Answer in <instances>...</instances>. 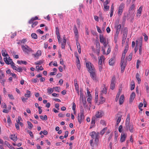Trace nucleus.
Wrapping results in <instances>:
<instances>
[{"label": "nucleus", "instance_id": "nucleus-63", "mask_svg": "<svg viewBox=\"0 0 149 149\" xmlns=\"http://www.w3.org/2000/svg\"><path fill=\"white\" fill-rule=\"evenodd\" d=\"M23 69L22 68L20 67H19L18 68H17V71L18 72H22V71Z\"/></svg>", "mask_w": 149, "mask_h": 149}, {"label": "nucleus", "instance_id": "nucleus-59", "mask_svg": "<svg viewBox=\"0 0 149 149\" xmlns=\"http://www.w3.org/2000/svg\"><path fill=\"white\" fill-rule=\"evenodd\" d=\"M75 87V89L77 91H78V88H79V85L78 83L74 84Z\"/></svg>", "mask_w": 149, "mask_h": 149}, {"label": "nucleus", "instance_id": "nucleus-21", "mask_svg": "<svg viewBox=\"0 0 149 149\" xmlns=\"http://www.w3.org/2000/svg\"><path fill=\"white\" fill-rule=\"evenodd\" d=\"M135 94L134 92H132L130 95V102H132L134 99L135 96Z\"/></svg>", "mask_w": 149, "mask_h": 149}, {"label": "nucleus", "instance_id": "nucleus-43", "mask_svg": "<svg viewBox=\"0 0 149 149\" xmlns=\"http://www.w3.org/2000/svg\"><path fill=\"white\" fill-rule=\"evenodd\" d=\"M135 6L134 4H132L129 9V11H131L132 10H134L135 8Z\"/></svg>", "mask_w": 149, "mask_h": 149}, {"label": "nucleus", "instance_id": "nucleus-29", "mask_svg": "<svg viewBox=\"0 0 149 149\" xmlns=\"http://www.w3.org/2000/svg\"><path fill=\"white\" fill-rule=\"evenodd\" d=\"M140 75L139 73H137L136 74V78L138 81V83L140 84L141 82V79L140 78Z\"/></svg>", "mask_w": 149, "mask_h": 149}, {"label": "nucleus", "instance_id": "nucleus-20", "mask_svg": "<svg viewBox=\"0 0 149 149\" xmlns=\"http://www.w3.org/2000/svg\"><path fill=\"white\" fill-rule=\"evenodd\" d=\"M42 54V52L40 50H38L36 54H33L35 57L38 58Z\"/></svg>", "mask_w": 149, "mask_h": 149}, {"label": "nucleus", "instance_id": "nucleus-50", "mask_svg": "<svg viewBox=\"0 0 149 149\" xmlns=\"http://www.w3.org/2000/svg\"><path fill=\"white\" fill-rule=\"evenodd\" d=\"M82 102L84 107H86L87 105L86 104V99H84L83 100H82Z\"/></svg>", "mask_w": 149, "mask_h": 149}, {"label": "nucleus", "instance_id": "nucleus-31", "mask_svg": "<svg viewBox=\"0 0 149 149\" xmlns=\"http://www.w3.org/2000/svg\"><path fill=\"white\" fill-rule=\"evenodd\" d=\"M117 118H118L116 120V124L117 125H118L121 121V116H119L118 117H117Z\"/></svg>", "mask_w": 149, "mask_h": 149}, {"label": "nucleus", "instance_id": "nucleus-51", "mask_svg": "<svg viewBox=\"0 0 149 149\" xmlns=\"http://www.w3.org/2000/svg\"><path fill=\"white\" fill-rule=\"evenodd\" d=\"M130 122V115L129 114H127V118L125 122Z\"/></svg>", "mask_w": 149, "mask_h": 149}, {"label": "nucleus", "instance_id": "nucleus-60", "mask_svg": "<svg viewBox=\"0 0 149 149\" xmlns=\"http://www.w3.org/2000/svg\"><path fill=\"white\" fill-rule=\"evenodd\" d=\"M86 91L88 96L90 97L92 96L91 94L90 93V92L89 91L88 88L87 89Z\"/></svg>", "mask_w": 149, "mask_h": 149}, {"label": "nucleus", "instance_id": "nucleus-32", "mask_svg": "<svg viewBox=\"0 0 149 149\" xmlns=\"http://www.w3.org/2000/svg\"><path fill=\"white\" fill-rule=\"evenodd\" d=\"M102 95H100V99L101 100L100 102V104H102L105 101V99Z\"/></svg>", "mask_w": 149, "mask_h": 149}, {"label": "nucleus", "instance_id": "nucleus-34", "mask_svg": "<svg viewBox=\"0 0 149 149\" xmlns=\"http://www.w3.org/2000/svg\"><path fill=\"white\" fill-rule=\"evenodd\" d=\"M74 31L75 36L77 37L78 38V30L76 26H75V29L74 30Z\"/></svg>", "mask_w": 149, "mask_h": 149}, {"label": "nucleus", "instance_id": "nucleus-27", "mask_svg": "<svg viewBox=\"0 0 149 149\" xmlns=\"http://www.w3.org/2000/svg\"><path fill=\"white\" fill-rule=\"evenodd\" d=\"M10 139H12L13 141H16L17 140V136L15 135H11L10 136Z\"/></svg>", "mask_w": 149, "mask_h": 149}, {"label": "nucleus", "instance_id": "nucleus-7", "mask_svg": "<svg viewBox=\"0 0 149 149\" xmlns=\"http://www.w3.org/2000/svg\"><path fill=\"white\" fill-rule=\"evenodd\" d=\"M125 128L127 131L128 130L131 133L134 132V127L133 125L130 122H125Z\"/></svg>", "mask_w": 149, "mask_h": 149}, {"label": "nucleus", "instance_id": "nucleus-62", "mask_svg": "<svg viewBox=\"0 0 149 149\" xmlns=\"http://www.w3.org/2000/svg\"><path fill=\"white\" fill-rule=\"evenodd\" d=\"M123 10H120L118 9V15H120L122 14Z\"/></svg>", "mask_w": 149, "mask_h": 149}, {"label": "nucleus", "instance_id": "nucleus-52", "mask_svg": "<svg viewBox=\"0 0 149 149\" xmlns=\"http://www.w3.org/2000/svg\"><path fill=\"white\" fill-rule=\"evenodd\" d=\"M143 35L144 37V40L145 41H147L148 40V36L145 33H143Z\"/></svg>", "mask_w": 149, "mask_h": 149}, {"label": "nucleus", "instance_id": "nucleus-49", "mask_svg": "<svg viewBox=\"0 0 149 149\" xmlns=\"http://www.w3.org/2000/svg\"><path fill=\"white\" fill-rule=\"evenodd\" d=\"M32 24L31 27L32 28H34L38 24V22L37 21H36L34 22H33Z\"/></svg>", "mask_w": 149, "mask_h": 149}, {"label": "nucleus", "instance_id": "nucleus-41", "mask_svg": "<svg viewBox=\"0 0 149 149\" xmlns=\"http://www.w3.org/2000/svg\"><path fill=\"white\" fill-rule=\"evenodd\" d=\"M96 49H100V44L98 41H96Z\"/></svg>", "mask_w": 149, "mask_h": 149}, {"label": "nucleus", "instance_id": "nucleus-18", "mask_svg": "<svg viewBox=\"0 0 149 149\" xmlns=\"http://www.w3.org/2000/svg\"><path fill=\"white\" fill-rule=\"evenodd\" d=\"M1 52L3 56L5 57L7 56L6 57H7L8 58H9V56L6 50L5 49H3ZM5 58H6V57Z\"/></svg>", "mask_w": 149, "mask_h": 149}, {"label": "nucleus", "instance_id": "nucleus-19", "mask_svg": "<svg viewBox=\"0 0 149 149\" xmlns=\"http://www.w3.org/2000/svg\"><path fill=\"white\" fill-rule=\"evenodd\" d=\"M143 7L142 6H140L139 9L137 10V12L136 14V16L138 17H139L141 15V14L142 10Z\"/></svg>", "mask_w": 149, "mask_h": 149}, {"label": "nucleus", "instance_id": "nucleus-8", "mask_svg": "<svg viewBox=\"0 0 149 149\" xmlns=\"http://www.w3.org/2000/svg\"><path fill=\"white\" fill-rule=\"evenodd\" d=\"M86 66L88 69V71L89 72L96 70L93 65L90 62H86Z\"/></svg>", "mask_w": 149, "mask_h": 149}, {"label": "nucleus", "instance_id": "nucleus-25", "mask_svg": "<svg viewBox=\"0 0 149 149\" xmlns=\"http://www.w3.org/2000/svg\"><path fill=\"white\" fill-rule=\"evenodd\" d=\"M4 144L5 145H6L10 149H15V148L13 147L12 145H10V143H9L7 141H5L4 142Z\"/></svg>", "mask_w": 149, "mask_h": 149}, {"label": "nucleus", "instance_id": "nucleus-46", "mask_svg": "<svg viewBox=\"0 0 149 149\" xmlns=\"http://www.w3.org/2000/svg\"><path fill=\"white\" fill-rule=\"evenodd\" d=\"M76 44L77 45V49H79L81 48V46L79 43L78 42V40L77 39L76 40Z\"/></svg>", "mask_w": 149, "mask_h": 149}, {"label": "nucleus", "instance_id": "nucleus-15", "mask_svg": "<svg viewBox=\"0 0 149 149\" xmlns=\"http://www.w3.org/2000/svg\"><path fill=\"white\" fill-rule=\"evenodd\" d=\"M100 42L102 43L106 42V39L104 38L103 35L100 34L99 36Z\"/></svg>", "mask_w": 149, "mask_h": 149}, {"label": "nucleus", "instance_id": "nucleus-11", "mask_svg": "<svg viewBox=\"0 0 149 149\" xmlns=\"http://www.w3.org/2000/svg\"><path fill=\"white\" fill-rule=\"evenodd\" d=\"M103 114L104 113L102 111L99 110L96 112L95 116L96 118H101L103 116Z\"/></svg>", "mask_w": 149, "mask_h": 149}, {"label": "nucleus", "instance_id": "nucleus-39", "mask_svg": "<svg viewBox=\"0 0 149 149\" xmlns=\"http://www.w3.org/2000/svg\"><path fill=\"white\" fill-rule=\"evenodd\" d=\"M134 88V83L133 81H132L131 82V90H132Z\"/></svg>", "mask_w": 149, "mask_h": 149}, {"label": "nucleus", "instance_id": "nucleus-4", "mask_svg": "<svg viewBox=\"0 0 149 149\" xmlns=\"http://www.w3.org/2000/svg\"><path fill=\"white\" fill-rule=\"evenodd\" d=\"M136 47H139V54L141 55L142 53V39L141 38L136 41Z\"/></svg>", "mask_w": 149, "mask_h": 149}, {"label": "nucleus", "instance_id": "nucleus-36", "mask_svg": "<svg viewBox=\"0 0 149 149\" xmlns=\"http://www.w3.org/2000/svg\"><path fill=\"white\" fill-rule=\"evenodd\" d=\"M119 33L116 32V33L114 35V40L116 42L117 41V39L118 38V36Z\"/></svg>", "mask_w": 149, "mask_h": 149}, {"label": "nucleus", "instance_id": "nucleus-33", "mask_svg": "<svg viewBox=\"0 0 149 149\" xmlns=\"http://www.w3.org/2000/svg\"><path fill=\"white\" fill-rule=\"evenodd\" d=\"M5 77L3 72L0 69V79H2Z\"/></svg>", "mask_w": 149, "mask_h": 149}, {"label": "nucleus", "instance_id": "nucleus-55", "mask_svg": "<svg viewBox=\"0 0 149 149\" xmlns=\"http://www.w3.org/2000/svg\"><path fill=\"white\" fill-rule=\"evenodd\" d=\"M85 99V98H84L83 97V93L82 92H80V99L82 100H84Z\"/></svg>", "mask_w": 149, "mask_h": 149}, {"label": "nucleus", "instance_id": "nucleus-35", "mask_svg": "<svg viewBox=\"0 0 149 149\" xmlns=\"http://www.w3.org/2000/svg\"><path fill=\"white\" fill-rule=\"evenodd\" d=\"M125 7V4L123 3H121L118 9L123 10Z\"/></svg>", "mask_w": 149, "mask_h": 149}, {"label": "nucleus", "instance_id": "nucleus-58", "mask_svg": "<svg viewBox=\"0 0 149 149\" xmlns=\"http://www.w3.org/2000/svg\"><path fill=\"white\" fill-rule=\"evenodd\" d=\"M90 56L91 58L94 59V60H96L97 58L93 54H90Z\"/></svg>", "mask_w": 149, "mask_h": 149}, {"label": "nucleus", "instance_id": "nucleus-47", "mask_svg": "<svg viewBox=\"0 0 149 149\" xmlns=\"http://www.w3.org/2000/svg\"><path fill=\"white\" fill-rule=\"evenodd\" d=\"M126 54H123L121 59V62H125L124 61V59L125 57Z\"/></svg>", "mask_w": 149, "mask_h": 149}, {"label": "nucleus", "instance_id": "nucleus-6", "mask_svg": "<svg viewBox=\"0 0 149 149\" xmlns=\"http://www.w3.org/2000/svg\"><path fill=\"white\" fill-rule=\"evenodd\" d=\"M21 47L23 51L26 54H29L33 51L32 49L26 45H22Z\"/></svg>", "mask_w": 149, "mask_h": 149}, {"label": "nucleus", "instance_id": "nucleus-9", "mask_svg": "<svg viewBox=\"0 0 149 149\" xmlns=\"http://www.w3.org/2000/svg\"><path fill=\"white\" fill-rule=\"evenodd\" d=\"M90 76L93 80L95 81H97L98 80L96 76V70L89 72Z\"/></svg>", "mask_w": 149, "mask_h": 149}, {"label": "nucleus", "instance_id": "nucleus-24", "mask_svg": "<svg viewBox=\"0 0 149 149\" xmlns=\"http://www.w3.org/2000/svg\"><path fill=\"white\" fill-rule=\"evenodd\" d=\"M38 19V18L37 16H36L32 18L29 21L28 23L29 24L32 23L34 21Z\"/></svg>", "mask_w": 149, "mask_h": 149}, {"label": "nucleus", "instance_id": "nucleus-12", "mask_svg": "<svg viewBox=\"0 0 149 149\" xmlns=\"http://www.w3.org/2000/svg\"><path fill=\"white\" fill-rule=\"evenodd\" d=\"M120 65L121 72V73H123L126 65V63L125 62H121Z\"/></svg>", "mask_w": 149, "mask_h": 149}, {"label": "nucleus", "instance_id": "nucleus-23", "mask_svg": "<svg viewBox=\"0 0 149 149\" xmlns=\"http://www.w3.org/2000/svg\"><path fill=\"white\" fill-rule=\"evenodd\" d=\"M124 96L123 95H122L120 97L119 100V104H122L123 102L124 101Z\"/></svg>", "mask_w": 149, "mask_h": 149}, {"label": "nucleus", "instance_id": "nucleus-5", "mask_svg": "<svg viewBox=\"0 0 149 149\" xmlns=\"http://www.w3.org/2000/svg\"><path fill=\"white\" fill-rule=\"evenodd\" d=\"M84 119V110L82 107H81L80 113L78 115L77 119L79 123L80 124L81 123L82 120Z\"/></svg>", "mask_w": 149, "mask_h": 149}, {"label": "nucleus", "instance_id": "nucleus-38", "mask_svg": "<svg viewBox=\"0 0 149 149\" xmlns=\"http://www.w3.org/2000/svg\"><path fill=\"white\" fill-rule=\"evenodd\" d=\"M75 56L76 58V63L77 64V63H80L77 53L76 54H75Z\"/></svg>", "mask_w": 149, "mask_h": 149}, {"label": "nucleus", "instance_id": "nucleus-3", "mask_svg": "<svg viewBox=\"0 0 149 149\" xmlns=\"http://www.w3.org/2000/svg\"><path fill=\"white\" fill-rule=\"evenodd\" d=\"M89 135L93 139L95 138V143L96 145H97L98 140V139L99 138V132L96 133L95 132L93 131L90 133Z\"/></svg>", "mask_w": 149, "mask_h": 149}, {"label": "nucleus", "instance_id": "nucleus-17", "mask_svg": "<svg viewBox=\"0 0 149 149\" xmlns=\"http://www.w3.org/2000/svg\"><path fill=\"white\" fill-rule=\"evenodd\" d=\"M127 137V134H122L121 135V138L120 139V141L121 142H123L125 140V139Z\"/></svg>", "mask_w": 149, "mask_h": 149}, {"label": "nucleus", "instance_id": "nucleus-37", "mask_svg": "<svg viewBox=\"0 0 149 149\" xmlns=\"http://www.w3.org/2000/svg\"><path fill=\"white\" fill-rule=\"evenodd\" d=\"M17 63H18L19 64H21L22 63L25 65H26L27 64V62L26 61H20L18 60L17 61Z\"/></svg>", "mask_w": 149, "mask_h": 149}, {"label": "nucleus", "instance_id": "nucleus-30", "mask_svg": "<svg viewBox=\"0 0 149 149\" xmlns=\"http://www.w3.org/2000/svg\"><path fill=\"white\" fill-rule=\"evenodd\" d=\"M128 30L126 28H125L123 32V36H127V35Z\"/></svg>", "mask_w": 149, "mask_h": 149}, {"label": "nucleus", "instance_id": "nucleus-45", "mask_svg": "<svg viewBox=\"0 0 149 149\" xmlns=\"http://www.w3.org/2000/svg\"><path fill=\"white\" fill-rule=\"evenodd\" d=\"M31 36L32 38L34 39H36L38 38V36L37 34L35 33H32L31 34Z\"/></svg>", "mask_w": 149, "mask_h": 149}, {"label": "nucleus", "instance_id": "nucleus-44", "mask_svg": "<svg viewBox=\"0 0 149 149\" xmlns=\"http://www.w3.org/2000/svg\"><path fill=\"white\" fill-rule=\"evenodd\" d=\"M27 123L29 129H31L33 127V125L29 121H27Z\"/></svg>", "mask_w": 149, "mask_h": 149}, {"label": "nucleus", "instance_id": "nucleus-13", "mask_svg": "<svg viewBox=\"0 0 149 149\" xmlns=\"http://www.w3.org/2000/svg\"><path fill=\"white\" fill-rule=\"evenodd\" d=\"M101 95H102L103 94H106L107 92V88L106 86L104 85L102 87V90L101 91Z\"/></svg>", "mask_w": 149, "mask_h": 149}, {"label": "nucleus", "instance_id": "nucleus-1", "mask_svg": "<svg viewBox=\"0 0 149 149\" xmlns=\"http://www.w3.org/2000/svg\"><path fill=\"white\" fill-rule=\"evenodd\" d=\"M3 60L6 64L8 65H10L12 68L13 69L17 70L18 67L15 66L14 63L12 61V59L10 58V57H9V58H8L7 57L4 58Z\"/></svg>", "mask_w": 149, "mask_h": 149}, {"label": "nucleus", "instance_id": "nucleus-16", "mask_svg": "<svg viewBox=\"0 0 149 149\" xmlns=\"http://www.w3.org/2000/svg\"><path fill=\"white\" fill-rule=\"evenodd\" d=\"M95 118L93 117L91 119V124L90 125V129L95 127Z\"/></svg>", "mask_w": 149, "mask_h": 149}, {"label": "nucleus", "instance_id": "nucleus-48", "mask_svg": "<svg viewBox=\"0 0 149 149\" xmlns=\"http://www.w3.org/2000/svg\"><path fill=\"white\" fill-rule=\"evenodd\" d=\"M104 10L105 11L108 10L109 8V6L107 5H104Z\"/></svg>", "mask_w": 149, "mask_h": 149}, {"label": "nucleus", "instance_id": "nucleus-10", "mask_svg": "<svg viewBox=\"0 0 149 149\" xmlns=\"http://www.w3.org/2000/svg\"><path fill=\"white\" fill-rule=\"evenodd\" d=\"M115 77H113L112 78L111 81V84L110 85V88L112 90L114 89L115 86Z\"/></svg>", "mask_w": 149, "mask_h": 149}, {"label": "nucleus", "instance_id": "nucleus-54", "mask_svg": "<svg viewBox=\"0 0 149 149\" xmlns=\"http://www.w3.org/2000/svg\"><path fill=\"white\" fill-rule=\"evenodd\" d=\"M88 97L87 99V101L89 103H91V100L92 99V97L91 96Z\"/></svg>", "mask_w": 149, "mask_h": 149}, {"label": "nucleus", "instance_id": "nucleus-42", "mask_svg": "<svg viewBox=\"0 0 149 149\" xmlns=\"http://www.w3.org/2000/svg\"><path fill=\"white\" fill-rule=\"evenodd\" d=\"M47 93L49 94H51L53 91V89L51 88H48L47 89Z\"/></svg>", "mask_w": 149, "mask_h": 149}, {"label": "nucleus", "instance_id": "nucleus-14", "mask_svg": "<svg viewBox=\"0 0 149 149\" xmlns=\"http://www.w3.org/2000/svg\"><path fill=\"white\" fill-rule=\"evenodd\" d=\"M56 33L57 36L58 42L59 43H60L61 42L60 36L59 29L58 27L56 28Z\"/></svg>", "mask_w": 149, "mask_h": 149}, {"label": "nucleus", "instance_id": "nucleus-64", "mask_svg": "<svg viewBox=\"0 0 149 149\" xmlns=\"http://www.w3.org/2000/svg\"><path fill=\"white\" fill-rule=\"evenodd\" d=\"M76 107V104H75V103L74 102H73V104H72V110L74 111H75V110Z\"/></svg>", "mask_w": 149, "mask_h": 149}, {"label": "nucleus", "instance_id": "nucleus-28", "mask_svg": "<svg viewBox=\"0 0 149 149\" xmlns=\"http://www.w3.org/2000/svg\"><path fill=\"white\" fill-rule=\"evenodd\" d=\"M24 96L26 97H27L28 98L29 97H30L31 96V92L28 90H27V91H26V93H25L24 94Z\"/></svg>", "mask_w": 149, "mask_h": 149}, {"label": "nucleus", "instance_id": "nucleus-40", "mask_svg": "<svg viewBox=\"0 0 149 149\" xmlns=\"http://www.w3.org/2000/svg\"><path fill=\"white\" fill-rule=\"evenodd\" d=\"M40 118L43 120H46L47 119V117L46 115H45L44 116H40Z\"/></svg>", "mask_w": 149, "mask_h": 149}, {"label": "nucleus", "instance_id": "nucleus-22", "mask_svg": "<svg viewBox=\"0 0 149 149\" xmlns=\"http://www.w3.org/2000/svg\"><path fill=\"white\" fill-rule=\"evenodd\" d=\"M115 28L116 29V32L119 33L120 29L121 28V25L120 24H119L118 23H116L115 26Z\"/></svg>", "mask_w": 149, "mask_h": 149}, {"label": "nucleus", "instance_id": "nucleus-26", "mask_svg": "<svg viewBox=\"0 0 149 149\" xmlns=\"http://www.w3.org/2000/svg\"><path fill=\"white\" fill-rule=\"evenodd\" d=\"M115 63V58H110L109 61V64L110 65H113Z\"/></svg>", "mask_w": 149, "mask_h": 149}, {"label": "nucleus", "instance_id": "nucleus-57", "mask_svg": "<svg viewBox=\"0 0 149 149\" xmlns=\"http://www.w3.org/2000/svg\"><path fill=\"white\" fill-rule=\"evenodd\" d=\"M122 128H123V126L122 125H121L119 126V127H118V131L120 132L121 133L122 132Z\"/></svg>", "mask_w": 149, "mask_h": 149}, {"label": "nucleus", "instance_id": "nucleus-56", "mask_svg": "<svg viewBox=\"0 0 149 149\" xmlns=\"http://www.w3.org/2000/svg\"><path fill=\"white\" fill-rule=\"evenodd\" d=\"M43 63V62L42 61L40 60L36 62H35V63L36 65H40Z\"/></svg>", "mask_w": 149, "mask_h": 149}, {"label": "nucleus", "instance_id": "nucleus-53", "mask_svg": "<svg viewBox=\"0 0 149 149\" xmlns=\"http://www.w3.org/2000/svg\"><path fill=\"white\" fill-rule=\"evenodd\" d=\"M132 54H129V55L127 57L128 61H130L132 59Z\"/></svg>", "mask_w": 149, "mask_h": 149}, {"label": "nucleus", "instance_id": "nucleus-61", "mask_svg": "<svg viewBox=\"0 0 149 149\" xmlns=\"http://www.w3.org/2000/svg\"><path fill=\"white\" fill-rule=\"evenodd\" d=\"M38 81V79L37 78L33 79L31 80V81L33 83H36Z\"/></svg>", "mask_w": 149, "mask_h": 149}, {"label": "nucleus", "instance_id": "nucleus-2", "mask_svg": "<svg viewBox=\"0 0 149 149\" xmlns=\"http://www.w3.org/2000/svg\"><path fill=\"white\" fill-rule=\"evenodd\" d=\"M105 60V58L104 57L103 55L101 56L100 58L99 57L98 67L99 70L100 72H101L102 70V64L104 62Z\"/></svg>", "mask_w": 149, "mask_h": 149}]
</instances>
